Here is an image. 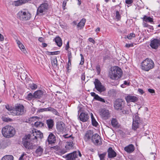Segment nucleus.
Instances as JSON below:
<instances>
[{
  "instance_id": "obj_54",
  "label": "nucleus",
  "mask_w": 160,
  "mask_h": 160,
  "mask_svg": "<svg viewBox=\"0 0 160 160\" xmlns=\"http://www.w3.org/2000/svg\"><path fill=\"white\" fill-rule=\"evenodd\" d=\"M25 155H26V154L24 153L22 154V155L19 158V160H24V158H23V157Z\"/></svg>"
},
{
  "instance_id": "obj_46",
  "label": "nucleus",
  "mask_w": 160,
  "mask_h": 160,
  "mask_svg": "<svg viewBox=\"0 0 160 160\" xmlns=\"http://www.w3.org/2000/svg\"><path fill=\"white\" fill-rule=\"evenodd\" d=\"M55 42L59 47H61L62 44V41H54Z\"/></svg>"
},
{
  "instance_id": "obj_13",
  "label": "nucleus",
  "mask_w": 160,
  "mask_h": 160,
  "mask_svg": "<svg viewBox=\"0 0 160 160\" xmlns=\"http://www.w3.org/2000/svg\"><path fill=\"white\" fill-rule=\"evenodd\" d=\"M48 8V5L47 3H44L40 5L37 10V13H42L46 11Z\"/></svg>"
},
{
  "instance_id": "obj_58",
  "label": "nucleus",
  "mask_w": 160,
  "mask_h": 160,
  "mask_svg": "<svg viewBox=\"0 0 160 160\" xmlns=\"http://www.w3.org/2000/svg\"><path fill=\"white\" fill-rule=\"evenodd\" d=\"M138 91L141 94H142L144 93L143 90L139 88L138 90Z\"/></svg>"
},
{
  "instance_id": "obj_40",
  "label": "nucleus",
  "mask_w": 160,
  "mask_h": 160,
  "mask_svg": "<svg viewBox=\"0 0 160 160\" xmlns=\"http://www.w3.org/2000/svg\"><path fill=\"white\" fill-rule=\"evenodd\" d=\"M135 35L134 33H130L127 36V38L129 39H132L133 38L135 37Z\"/></svg>"
},
{
  "instance_id": "obj_31",
  "label": "nucleus",
  "mask_w": 160,
  "mask_h": 160,
  "mask_svg": "<svg viewBox=\"0 0 160 160\" xmlns=\"http://www.w3.org/2000/svg\"><path fill=\"white\" fill-rule=\"evenodd\" d=\"M48 111H50L52 112L54 114L57 116H59V113L55 109L52 108L51 107H48Z\"/></svg>"
},
{
  "instance_id": "obj_47",
  "label": "nucleus",
  "mask_w": 160,
  "mask_h": 160,
  "mask_svg": "<svg viewBox=\"0 0 160 160\" xmlns=\"http://www.w3.org/2000/svg\"><path fill=\"white\" fill-rule=\"evenodd\" d=\"M39 118L38 117H31L29 119V121H34L38 119Z\"/></svg>"
},
{
  "instance_id": "obj_24",
  "label": "nucleus",
  "mask_w": 160,
  "mask_h": 160,
  "mask_svg": "<svg viewBox=\"0 0 160 160\" xmlns=\"http://www.w3.org/2000/svg\"><path fill=\"white\" fill-rule=\"evenodd\" d=\"M34 94V98H40L43 95V92L41 90H38L35 91Z\"/></svg>"
},
{
  "instance_id": "obj_57",
  "label": "nucleus",
  "mask_w": 160,
  "mask_h": 160,
  "mask_svg": "<svg viewBox=\"0 0 160 160\" xmlns=\"http://www.w3.org/2000/svg\"><path fill=\"white\" fill-rule=\"evenodd\" d=\"M148 91L150 93H155L154 90L153 89L151 88L148 89Z\"/></svg>"
},
{
  "instance_id": "obj_1",
  "label": "nucleus",
  "mask_w": 160,
  "mask_h": 160,
  "mask_svg": "<svg viewBox=\"0 0 160 160\" xmlns=\"http://www.w3.org/2000/svg\"><path fill=\"white\" fill-rule=\"evenodd\" d=\"M2 132L4 137L7 138H9L14 135L15 130L13 127L8 125L2 128Z\"/></svg>"
},
{
  "instance_id": "obj_16",
  "label": "nucleus",
  "mask_w": 160,
  "mask_h": 160,
  "mask_svg": "<svg viewBox=\"0 0 160 160\" xmlns=\"http://www.w3.org/2000/svg\"><path fill=\"white\" fill-rule=\"evenodd\" d=\"M79 118L81 121L84 122L87 121L89 118V116L87 113L82 112L80 115Z\"/></svg>"
},
{
  "instance_id": "obj_44",
  "label": "nucleus",
  "mask_w": 160,
  "mask_h": 160,
  "mask_svg": "<svg viewBox=\"0 0 160 160\" xmlns=\"http://www.w3.org/2000/svg\"><path fill=\"white\" fill-rule=\"evenodd\" d=\"M106 154L105 153H103L99 154V157L100 160H104V158Z\"/></svg>"
},
{
  "instance_id": "obj_41",
  "label": "nucleus",
  "mask_w": 160,
  "mask_h": 160,
  "mask_svg": "<svg viewBox=\"0 0 160 160\" xmlns=\"http://www.w3.org/2000/svg\"><path fill=\"white\" fill-rule=\"evenodd\" d=\"M96 100L100 101L102 102H105V101L104 99L100 97L99 96H97L96 97Z\"/></svg>"
},
{
  "instance_id": "obj_2",
  "label": "nucleus",
  "mask_w": 160,
  "mask_h": 160,
  "mask_svg": "<svg viewBox=\"0 0 160 160\" xmlns=\"http://www.w3.org/2000/svg\"><path fill=\"white\" fill-rule=\"evenodd\" d=\"M122 74V72L121 69L118 67L114 66L112 68L109 75L112 79H118L121 77Z\"/></svg>"
},
{
  "instance_id": "obj_42",
  "label": "nucleus",
  "mask_w": 160,
  "mask_h": 160,
  "mask_svg": "<svg viewBox=\"0 0 160 160\" xmlns=\"http://www.w3.org/2000/svg\"><path fill=\"white\" fill-rule=\"evenodd\" d=\"M48 108H39L38 110V112H43L45 111H48Z\"/></svg>"
},
{
  "instance_id": "obj_25",
  "label": "nucleus",
  "mask_w": 160,
  "mask_h": 160,
  "mask_svg": "<svg viewBox=\"0 0 160 160\" xmlns=\"http://www.w3.org/2000/svg\"><path fill=\"white\" fill-rule=\"evenodd\" d=\"M30 1V0H19L15 2V5L16 6H19L23 4L28 2Z\"/></svg>"
},
{
  "instance_id": "obj_62",
  "label": "nucleus",
  "mask_w": 160,
  "mask_h": 160,
  "mask_svg": "<svg viewBox=\"0 0 160 160\" xmlns=\"http://www.w3.org/2000/svg\"><path fill=\"white\" fill-rule=\"evenodd\" d=\"M4 39L3 36L0 33V40H3Z\"/></svg>"
},
{
  "instance_id": "obj_30",
  "label": "nucleus",
  "mask_w": 160,
  "mask_h": 160,
  "mask_svg": "<svg viewBox=\"0 0 160 160\" xmlns=\"http://www.w3.org/2000/svg\"><path fill=\"white\" fill-rule=\"evenodd\" d=\"M13 159L14 157L13 156L7 155L3 157L1 160H13Z\"/></svg>"
},
{
  "instance_id": "obj_60",
  "label": "nucleus",
  "mask_w": 160,
  "mask_h": 160,
  "mask_svg": "<svg viewBox=\"0 0 160 160\" xmlns=\"http://www.w3.org/2000/svg\"><path fill=\"white\" fill-rule=\"evenodd\" d=\"M81 78L82 80V81H84L85 79V76L84 75V74L83 73L82 74L81 76Z\"/></svg>"
},
{
  "instance_id": "obj_4",
  "label": "nucleus",
  "mask_w": 160,
  "mask_h": 160,
  "mask_svg": "<svg viewBox=\"0 0 160 160\" xmlns=\"http://www.w3.org/2000/svg\"><path fill=\"white\" fill-rule=\"evenodd\" d=\"M18 18L21 20L26 21L29 20L31 18V14L28 11H21L17 14Z\"/></svg>"
},
{
  "instance_id": "obj_35",
  "label": "nucleus",
  "mask_w": 160,
  "mask_h": 160,
  "mask_svg": "<svg viewBox=\"0 0 160 160\" xmlns=\"http://www.w3.org/2000/svg\"><path fill=\"white\" fill-rule=\"evenodd\" d=\"M111 123L113 127H117L118 126V122L117 120L113 118L112 119Z\"/></svg>"
},
{
  "instance_id": "obj_8",
  "label": "nucleus",
  "mask_w": 160,
  "mask_h": 160,
  "mask_svg": "<svg viewBox=\"0 0 160 160\" xmlns=\"http://www.w3.org/2000/svg\"><path fill=\"white\" fill-rule=\"evenodd\" d=\"M22 143L24 147L28 149H32L35 147V144L31 142L29 140L26 138L23 140Z\"/></svg>"
},
{
  "instance_id": "obj_49",
  "label": "nucleus",
  "mask_w": 160,
  "mask_h": 160,
  "mask_svg": "<svg viewBox=\"0 0 160 160\" xmlns=\"http://www.w3.org/2000/svg\"><path fill=\"white\" fill-rule=\"evenodd\" d=\"M40 42H42L41 44V45H40L43 48H45L47 46V44L45 43H43L42 42V41H39Z\"/></svg>"
},
{
  "instance_id": "obj_10",
  "label": "nucleus",
  "mask_w": 160,
  "mask_h": 160,
  "mask_svg": "<svg viewBox=\"0 0 160 160\" xmlns=\"http://www.w3.org/2000/svg\"><path fill=\"white\" fill-rule=\"evenodd\" d=\"M99 113L102 118L104 119H108L110 116V113L107 109L104 108L100 109Z\"/></svg>"
},
{
  "instance_id": "obj_9",
  "label": "nucleus",
  "mask_w": 160,
  "mask_h": 160,
  "mask_svg": "<svg viewBox=\"0 0 160 160\" xmlns=\"http://www.w3.org/2000/svg\"><path fill=\"white\" fill-rule=\"evenodd\" d=\"M31 138L33 139H38V138L41 139L43 138V134L39 131L36 130L32 131V133L30 135Z\"/></svg>"
},
{
  "instance_id": "obj_43",
  "label": "nucleus",
  "mask_w": 160,
  "mask_h": 160,
  "mask_svg": "<svg viewBox=\"0 0 160 160\" xmlns=\"http://www.w3.org/2000/svg\"><path fill=\"white\" fill-rule=\"evenodd\" d=\"M134 44L135 45L136 44H135V43H127L125 44V47L127 48L132 47H133Z\"/></svg>"
},
{
  "instance_id": "obj_5",
  "label": "nucleus",
  "mask_w": 160,
  "mask_h": 160,
  "mask_svg": "<svg viewBox=\"0 0 160 160\" xmlns=\"http://www.w3.org/2000/svg\"><path fill=\"white\" fill-rule=\"evenodd\" d=\"M24 108V107L22 105H18L16 107L15 110H12L11 114L13 116L22 115L25 112Z\"/></svg>"
},
{
  "instance_id": "obj_26",
  "label": "nucleus",
  "mask_w": 160,
  "mask_h": 160,
  "mask_svg": "<svg viewBox=\"0 0 160 160\" xmlns=\"http://www.w3.org/2000/svg\"><path fill=\"white\" fill-rule=\"evenodd\" d=\"M46 122L48 127L49 129H52L53 125L54 122L52 119H49L47 120Z\"/></svg>"
},
{
  "instance_id": "obj_59",
  "label": "nucleus",
  "mask_w": 160,
  "mask_h": 160,
  "mask_svg": "<svg viewBox=\"0 0 160 160\" xmlns=\"http://www.w3.org/2000/svg\"><path fill=\"white\" fill-rule=\"evenodd\" d=\"M6 108L8 110V111H10V113L12 112V111L13 110H11L10 108L9 107V106H8V105H6ZM10 114H11L10 113Z\"/></svg>"
},
{
  "instance_id": "obj_56",
  "label": "nucleus",
  "mask_w": 160,
  "mask_h": 160,
  "mask_svg": "<svg viewBox=\"0 0 160 160\" xmlns=\"http://www.w3.org/2000/svg\"><path fill=\"white\" fill-rule=\"evenodd\" d=\"M126 3L128 4H130L132 2V0H126Z\"/></svg>"
},
{
  "instance_id": "obj_32",
  "label": "nucleus",
  "mask_w": 160,
  "mask_h": 160,
  "mask_svg": "<svg viewBox=\"0 0 160 160\" xmlns=\"http://www.w3.org/2000/svg\"><path fill=\"white\" fill-rule=\"evenodd\" d=\"M57 62L58 61L56 58H53L51 60V63L52 65L54 68L57 67L58 66Z\"/></svg>"
},
{
  "instance_id": "obj_55",
  "label": "nucleus",
  "mask_w": 160,
  "mask_h": 160,
  "mask_svg": "<svg viewBox=\"0 0 160 160\" xmlns=\"http://www.w3.org/2000/svg\"><path fill=\"white\" fill-rule=\"evenodd\" d=\"M51 55H57L59 53V51H57L53 52H50Z\"/></svg>"
},
{
  "instance_id": "obj_45",
  "label": "nucleus",
  "mask_w": 160,
  "mask_h": 160,
  "mask_svg": "<svg viewBox=\"0 0 160 160\" xmlns=\"http://www.w3.org/2000/svg\"><path fill=\"white\" fill-rule=\"evenodd\" d=\"M116 18L117 19L118 21L120 20L121 19V16L118 11H116Z\"/></svg>"
},
{
  "instance_id": "obj_39",
  "label": "nucleus",
  "mask_w": 160,
  "mask_h": 160,
  "mask_svg": "<svg viewBox=\"0 0 160 160\" xmlns=\"http://www.w3.org/2000/svg\"><path fill=\"white\" fill-rule=\"evenodd\" d=\"M2 119L3 121L5 122H9L12 121V119L8 117H3Z\"/></svg>"
},
{
  "instance_id": "obj_38",
  "label": "nucleus",
  "mask_w": 160,
  "mask_h": 160,
  "mask_svg": "<svg viewBox=\"0 0 160 160\" xmlns=\"http://www.w3.org/2000/svg\"><path fill=\"white\" fill-rule=\"evenodd\" d=\"M68 52V62H70L71 59L72 58V54L71 50H67Z\"/></svg>"
},
{
  "instance_id": "obj_61",
  "label": "nucleus",
  "mask_w": 160,
  "mask_h": 160,
  "mask_svg": "<svg viewBox=\"0 0 160 160\" xmlns=\"http://www.w3.org/2000/svg\"><path fill=\"white\" fill-rule=\"evenodd\" d=\"M54 40H62L61 38L59 36L56 37L54 39Z\"/></svg>"
},
{
  "instance_id": "obj_51",
  "label": "nucleus",
  "mask_w": 160,
  "mask_h": 160,
  "mask_svg": "<svg viewBox=\"0 0 160 160\" xmlns=\"http://www.w3.org/2000/svg\"><path fill=\"white\" fill-rule=\"evenodd\" d=\"M68 0H65L63 1V2L62 7H63L64 9H65L64 8H65V7L66 5L67 2L68 1Z\"/></svg>"
},
{
  "instance_id": "obj_17",
  "label": "nucleus",
  "mask_w": 160,
  "mask_h": 160,
  "mask_svg": "<svg viewBox=\"0 0 160 160\" xmlns=\"http://www.w3.org/2000/svg\"><path fill=\"white\" fill-rule=\"evenodd\" d=\"M78 154L76 152H74L66 156L67 160H73L77 157Z\"/></svg>"
},
{
  "instance_id": "obj_52",
  "label": "nucleus",
  "mask_w": 160,
  "mask_h": 160,
  "mask_svg": "<svg viewBox=\"0 0 160 160\" xmlns=\"http://www.w3.org/2000/svg\"><path fill=\"white\" fill-rule=\"evenodd\" d=\"M96 68L97 71V72L98 74H99L100 72V68L99 66H97Z\"/></svg>"
},
{
  "instance_id": "obj_37",
  "label": "nucleus",
  "mask_w": 160,
  "mask_h": 160,
  "mask_svg": "<svg viewBox=\"0 0 160 160\" xmlns=\"http://www.w3.org/2000/svg\"><path fill=\"white\" fill-rule=\"evenodd\" d=\"M29 86L30 88L32 90L36 89L38 88L37 85L33 83L29 84Z\"/></svg>"
},
{
  "instance_id": "obj_23",
  "label": "nucleus",
  "mask_w": 160,
  "mask_h": 160,
  "mask_svg": "<svg viewBox=\"0 0 160 160\" xmlns=\"http://www.w3.org/2000/svg\"><path fill=\"white\" fill-rule=\"evenodd\" d=\"M17 43L19 48L23 53L25 54L27 53L24 46L20 41H17Z\"/></svg>"
},
{
  "instance_id": "obj_6",
  "label": "nucleus",
  "mask_w": 160,
  "mask_h": 160,
  "mask_svg": "<svg viewBox=\"0 0 160 160\" xmlns=\"http://www.w3.org/2000/svg\"><path fill=\"white\" fill-rule=\"evenodd\" d=\"M140 122V120L137 113H135L133 116V122L132 128L134 130H136L139 128Z\"/></svg>"
},
{
  "instance_id": "obj_28",
  "label": "nucleus",
  "mask_w": 160,
  "mask_h": 160,
  "mask_svg": "<svg viewBox=\"0 0 160 160\" xmlns=\"http://www.w3.org/2000/svg\"><path fill=\"white\" fill-rule=\"evenodd\" d=\"M86 21V20L85 19H82L77 25V27L79 28L80 29H82Z\"/></svg>"
},
{
  "instance_id": "obj_36",
  "label": "nucleus",
  "mask_w": 160,
  "mask_h": 160,
  "mask_svg": "<svg viewBox=\"0 0 160 160\" xmlns=\"http://www.w3.org/2000/svg\"><path fill=\"white\" fill-rule=\"evenodd\" d=\"M34 98V94H32L31 93H29L26 97V99L28 100H31Z\"/></svg>"
},
{
  "instance_id": "obj_53",
  "label": "nucleus",
  "mask_w": 160,
  "mask_h": 160,
  "mask_svg": "<svg viewBox=\"0 0 160 160\" xmlns=\"http://www.w3.org/2000/svg\"><path fill=\"white\" fill-rule=\"evenodd\" d=\"M92 97H94V99L96 100V97L97 96H98L97 94H96L94 92H92L90 93Z\"/></svg>"
},
{
  "instance_id": "obj_20",
  "label": "nucleus",
  "mask_w": 160,
  "mask_h": 160,
  "mask_svg": "<svg viewBox=\"0 0 160 160\" xmlns=\"http://www.w3.org/2000/svg\"><path fill=\"white\" fill-rule=\"evenodd\" d=\"M56 141V138L55 136L52 133H51L49 135L48 141L49 144H52L55 142Z\"/></svg>"
},
{
  "instance_id": "obj_7",
  "label": "nucleus",
  "mask_w": 160,
  "mask_h": 160,
  "mask_svg": "<svg viewBox=\"0 0 160 160\" xmlns=\"http://www.w3.org/2000/svg\"><path fill=\"white\" fill-rule=\"evenodd\" d=\"M94 83L95 88L98 92H101L105 91L106 88L100 82L98 79H95Z\"/></svg>"
},
{
  "instance_id": "obj_64",
  "label": "nucleus",
  "mask_w": 160,
  "mask_h": 160,
  "mask_svg": "<svg viewBox=\"0 0 160 160\" xmlns=\"http://www.w3.org/2000/svg\"><path fill=\"white\" fill-rule=\"evenodd\" d=\"M123 84H124V85H129V83H128V82L126 81H125L124 82V83Z\"/></svg>"
},
{
  "instance_id": "obj_63",
  "label": "nucleus",
  "mask_w": 160,
  "mask_h": 160,
  "mask_svg": "<svg viewBox=\"0 0 160 160\" xmlns=\"http://www.w3.org/2000/svg\"><path fill=\"white\" fill-rule=\"evenodd\" d=\"M143 26L145 27H148V24L147 23L144 22L143 23Z\"/></svg>"
},
{
  "instance_id": "obj_27",
  "label": "nucleus",
  "mask_w": 160,
  "mask_h": 160,
  "mask_svg": "<svg viewBox=\"0 0 160 160\" xmlns=\"http://www.w3.org/2000/svg\"><path fill=\"white\" fill-rule=\"evenodd\" d=\"M93 135V132L92 131L90 130L88 131L86 133L85 137L87 140L90 139L92 138V136Z\"/></svg>"
},
{
  "instance_id": "obj_34",
  "label": "nucleus",
  "mask_w": 160,
  "mask_h": 160,
  "mask_svg": "<svg viewBox=\"0 0 160 160\" xmlns=\"http://www.w3.org/2000/svg\"><path fill=\"white\" fill-rule=\"evenodd\" d=\"M43 123L40 122H36L34 123L35 127L38 128H41L43 126Z\"/></svg>"
},
{
  "instance_id": "obj_14",
  "label": "nucleus",
  "mask_w": 160,
  "mask_h": 160,
  "mask_svg": "<svg viewBox=\"0 0 160 160\" xmlns=\"http://www.w3.org/2000/svg\"><path fill=\"white\" fill-rule=\"evenodd\" d=\"M58 131L60 132H64L65 129V125L62 122H58L56 125Z\"/></svg>"
},
{
  "instance_id": "obj_33",
  "label": "nucleus",
  "mask_w": 160,
  "mask_h": 160,
  "mask_svg": "<svg viewBox=\"0 0 160 160\" xmlns=\"http://www.w3.org/2000/svg\"><path fill=\"white\" fill-rule=\"evenodd\" d=\"M91 118L92 125L95 127H97L98 126V123L94 118L92 113L91 114Z\"/></svg>"
},
{
  "instance_id": "obj_22",
  "label": "nucleus",
  "mask_w": 160,
  "mask_h": 160,
  "mask_svg": "<svg viewBox=\"0 0 160 160\" xmlns=\"http://www.w3.org/2000/svg\"><path fill=\"white\" fill-rule=\"evenodd\" d=\"M124 150L128 153H130L132 152L134 150V146L132 144H129L124 148Z\"/></svg>"
},
{
  "instance_id": "obj_19",
  "label": "nucleus",
  "mask_w": 160,
  "mask_h": 160,
  "mask_svg": "<svg viewBox=\"0 0 160 160\" xmlns=\"http://www.w3.org/2000/svg\"><path fill=\"white\" fill-rule=\"evenodd\" d=\"M43 149L42 147L39 146L36 148L35 152V155L38 157L41 156L43 152Z\"/></svg>"
},
{
  "instance_id": "obj_12",
  "label": "nucleus",
  "mask_w": 160,
  "mask_h": 160,
  "mask_svg": "<svg viewBox=\"0 0 160 160\" xmlns=\"http://www.w3.org/2000/svg\"><path fill=\"white\" fill-rule=\"evenodd\" d=\"M91 140L92 142L96 145H100L102 143L100 136L97 133L93 135Z\"/></svg>"
},
{
  "instance_id": "obj_50",
  "label": "nucleus",
  "mask_w": 160,
  "mask_h": 160,
  "mask_svg": "<svg viewBox=\"0 0 160 160\" xmlns=\"http://www.w3.org/2000/svg\"><path fill=\"white\" fill-rule=\"evenodd\" d=\"M69 41H68L67 43V44L66 45L65 47V49L66 50H69Z\"/></svg>"
},
{
  "instance_id": "obj_3",
  "label": "nucleus",
  "mask_w": 160,
  "mask_h": 160,
  "mask_svg": "<svg viewBox=\"0 0 160 160\" xmlns=\"http://www.w3.org/2000/svg\"><path fill=\"white\" fill-rule=\"evenodd\" d=\"M154 65L153 62L151 59L146 58L142 62L141 68L145 71H148L154 67Z\"/></svg>"
},
{
  "instance_id": "obj_15",
  "label": "nucleus",
  "mask_w": 160,
  "mask_h": 160,
  "mask_svg": "<svg viewBox=\"0 0 160 160\" xmlns=\"http://www.w3.org/2000/svg\"><path fill=\"white\" fill-rule=\"evenodd\" d=\"M125 99L127 102H135L138 100V98L136 96L128 95L125 97Z\"/></svg>"
},
{
  "instance_id": "obj_18",
  "label": "nucleus",
  "mask_w": 160,
  "mask_h": 160,
  "mask_svg": "<svg viewBox=\"0 0 160 160\" xmlns=\"http://www.w3.org/2000/svg\"><path fill=\"white\" fill-rule=\"evenodd\" d=\"M108 156L109 158H114L117 155L116 153L111 147L109 148L108 151Z\"/></svg>"
},
{
  "instance_id": "obj_21",
  "label": "nucleus",
  "mask_w": 160,
  "mask_h": 160,
  "mask_svg": "<svg viewBox=\"0 0 160 160\" xmlns=\"http://www.w3.org/2000/svg\"><path fill=\"white\" fill-rule=\"evenodd\" d=\"M151 41L150 45L153 48L157 49L160 45V41Z\"/></svg>"
},
{
  "instance_id": "obj_48",
  "label": "nucleus",
  "mask_w": 160,
  "mask_h": 160,
  "mask_svg": "<svg viewBox=\"0 0 160 160\" xmlns=\"http://www.w3.org/2000/svg\"><path fill=\"white\" fill-rule=\"evenodd\" d=\"M80 56L81 57V61L80 63V64L82 65L84 63V59L82 54H80Z\"/></svg>"
},
{
  "instance_id": "obj_29",
  "label": "nucleus",
  "mask_w": 160,
  "mask_h": 160,
  "mask_svg": "<svg viewBox=\"0 0 160 160\" xmlns=\"http://www.w3.org/2000/svg\"><path fill=\"white\" fill-rule=\"evenodd\" d=\"M143 21L146 22H150L152 23L153 22V19L150 17H148L145 15L143 18Z\"/></svg>"
},
{
  "instance_id": "obj_11",
  "label": "nucleus",
  "mask_w": 160,
  "mask_h": 160,
  "mask_svg": "<svg viewBox=\"0 0 160 160\" xmlns=\"http://www.w3.org/2000/svg\"><path fill=\"white\" fill-rule=\"evenodd\" d=\"M124 104V102L122 99H117L114 102V107L117 110H122Z\"/></svg>"
}]
</instances>
